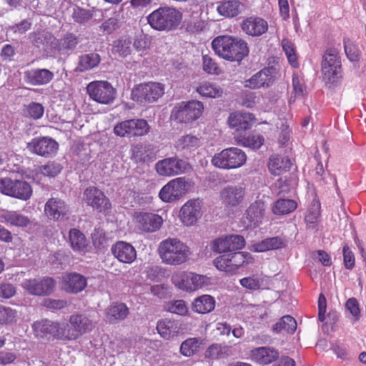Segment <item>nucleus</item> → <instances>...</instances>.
Listing matches in <instances>:
<instances>
[{
    "label": "nucleus",
    "mask_w": 366,
    "mask_h": 366,
    "mask_svg": "<svg viewBox=\"0 0 366 366\" xmlns=\"http://www.w3.org/2000/svg\"><path fill=\"white\" fill-rule=\"evenodd\" d=\"M212 46L218 56L231 61H241L249 51L245 41L230 36L216 37Z\"/></svg>",
    "instance_id": "1"
},
{
    "label": "nucleus",
    "mask_w": 366,
    "mask_h": 366,
    "mask_svg": "<svg viewBox=\"0 0 366 366\" xmlns=\"http://www.w3.org/2000/svg\"><path fill=\"white\" fill-rule=\"evenodd\" d=\"M158 252L162 262L172 266L185 263L191 254L189 247L177 238L162 241Z\"/></svg>",
    "instance_id": "2"
},
{
    "label": "nucleus",
    "mask_w": 366,
    "mask_h": 366,
    "mask_svg": "<svg viewBox=\"0 0 366 366\" xmlns=\"http://www.w3.org/2000/svg\"><path fill=\"white\" fill-rule=\"evenodd\" d=\"M182 19V13L170 7H160L147 16L149 25L158 31H169L177 28Z\"/></svg>",
    "instance_id": "3"
},
{
    "label": "nucleus",
    "mask_w": 366,
    "mask_h": 366,
    "mask_svg": "<svg viewBox=\"0 0 366 366\" xmlns=\"http://www.w3.org/2000/svg\"><path fill=\"white\" fill-rule=\"evenodd\" d=\"M95 327L94 322L85 313H74L69 316V322H65L66 342L75 341Z\"/></svg>",
    "instance_id": "4"
},
{
    "label": "nucleus",
    "mask_w": 366,
    "mask_h": 366,
    "mask_svg": "<svg viewBox=\"0 0 366 366\" xmlns=\"http://www.w3.org/2000/svg\"><path fill=\"white\" fill-rule=\"evenodd\" d=\"M247 154L238 147H228L215 154L212 159V164L219 169H234L245 164Z\"/></svg>",
    "instance_id": "5"
},
{
    "label": "nucleus",
    "mask_w": 366,
    "mask_h": 366,
    "mask_svg": "<svg viewBox=\"0 0 366 366\" xmlns=\"http://www.w3.org/2000/svg\"><path fill=\"white\" fill-rule=\"evenodd\" d=\"M253 262L252 256L245 252H237L220 255L214 259L217 269L233 274L241 267Z\"/></svg>",
    "instance_id": "6"
},
{
    "label": "nucleus",
    "mask_w": 366,
    "mask_h": 366,
    "mask_svg": "<svg viewBox=\"0 0 366 366\" xmlns=\"http://www.w3.org/2000/svg\"><path fill=\"white\" fill-rule=\"evenodd\" d=\"M34 335L39 338L66 342L65 322L48 319L35 322L32 325Z\"/></svg>",
    "instance_id": "7"
},
{
    "label": "nucleus",
    "mask_w": 366,
    "mask_h": 366,
    "mask_svg": "<svg viewBox=\"0 0 366 366\" xmlns=\"http://www.w3.org/2000/svg\"><path fill=\"white\" fill-rule=\"evenodd\" d=\"M189 183L185 177H177L168 182L159 192L162 201L171 203L180 199L188 191Z\"/></svg>",
    "instance_id": "8"
},
{
    "label": "nucleus",
    "mask_w": 366,
    "mask_h": 366,
    "mask_svg": "<svg viewBox=\"0 0 366 366\" xmlns=\"http://www.w3.org/2000/svg\"><path fill=\"white\" fill-rule=\"evenodd\" d=\"M164 93V86L160 83L149 82L142 84L133 89L132 99L141 104L152 103L159 99Z\"/></svg>",
    "instance_id": "9"
},
{
    "label": "nucleus",
    "mask_w": 366,
    "mask_h": 366,
    "mask_svg": "<svg viewBox=\"0 0 366 366\" xmlns=\"http://www.w3.org/2000/svg\"><path fill=\"white\" fill-rule=\"evenodd\" d=\"M0 192L21 200H27L32 194V189L25 181L4 178L0 179Z\"/></svg>",
    "instance_id": "10"
},
{
    "label": "nucleus",
    "mask_w": 366,
    "mask_h": 366,
    "mask_svg": "<svg viewBox=\"0 0 366 366\" xmlns=\"http://www.w3.org/2000/svg\"><path fill=\"white\" fill-rule=\"evenodd\" d=\"M192 169L185 160L177 157H169L158 161L155 164V170L159 176L172 177L187 172Z\"/></svg>",
    "instance_id": "11"
},
{
    "label": "nucleus",
    "mask_w": 366,
    "mask_h": 366,
    "mask_svg": "<svg viewBox=\"0 0 366 366\" xmlns=\"http://www.w3.org/2000/svg\"><path fill=\"white\" fill-rule=\"evenodd\" d=\"M203 110V104L199 101L182 102L174 107L172 117L179 122L189 123L198 119Z\"/></svg>",
    "instance_id": "12"
},
{
    "label": "nucleus",
    "mask_w": 366,
    "mask_h": 366,
    "mask_svg": "<svg viewBox=\"0 0 366 366\" xmlns=\"http://www.w3.org/2000/svg\"><path fill=\"white\" fill-rule=\"evenodd\" d=\"M86 89L90 98L98 103L109 104L115 99V89L107 81H92L88 84Z\"/></svg>",
    "instance_id": "13"
},
{
    "label": "nucleus",
    "mask_w": 366,
    "mask_h": 366,
    "mask_svg": "<svg viewBox=\"0 0 366 366\" xmlns=\"http://www.w3.org/2000/svg\"><path fill=\"white\" fill-rule=\"evenodd\" d=\"M21 286L29 295L41 296L51 294L55 288V283L50 277L29 278L24 280Z\"/></svg>",
    "instance_id": "14"
},
{
    "label": "nucleus",
    "mask_w": 366,
    "mask_h": 366,
    "mask_svg": "<svg viewBox=\"0 0 366 366\" xmlns=\"http://www.w3.org/2000/svg\"><path fill=\"white\" fill-rule=\"evenodd\" d=\"M202 216V205L199 199H190L180 208L179 218L186 227L194 225Z\"/></svg>",
    "instance_id": "15"
},
{
    "label": "nucleus",
    "mask_w": 366,
    "mask_h": 366,
    "mask_svg": "<svg viewBox=\"0 0 366 366\" xmlns=\"http://www.w3.org/2000/svg\"><path fill=\"white\" fill-rule=\"evenodd\" d=\"M276 75L277 70L274 67H266L245 80L244 86L251 89L268 88L274 84Z\"/></svg>",
    "instance_id": "16"
},
{
    "label": "nucleus",
    "mask_w": 366,
    "mask_h": 366,
    "mask_svg": "<svg viewBox=\"0 0 366 366\" xmlns=\"http://www.w3.org/2000/svg\"><path fill=\"white\" fill-rule=\"evenodd\" d=\"M27 149L39 156L50 157L57 152L59 144L51 137H36L27 144Z\"/></svg>",
    "instance_id": "17"
},
{
    "label": "nucleus",
    "mask_w": 366,
    "mask_h": 366,
    "mask_svg": "<svg viewBox=\"0 0 366 366\" xmlns=\"http://www.w3.org/2000/svg\"><path fill=\"white\" fill-rule=\"evenodd\" d=\"M245 197V188L241 184L227 185L219 192L222 203L227 208L236 207L240 205Z\"/></svg>",
    "instance_id": "18"
},
{
    "label": "nucleus",
    "mask_w": 366,
    "mask_h": 366,
    "mask_svg": "<svg viewBox=\"0 0 366 366\" xmlns=\"http://www.w3.org/2000/svg\"><path fill=\"white\" fill-rule=\"evenodd\" d=\"M82 199L99 212H105L111 207L110 202L104 192L94 187H88L84 190Z\"/></svg>",
    "instance_id": "19"
},
{
    "label": "nucleus",
    "mask_w": 366,
    "mask_h": 366,
    "mask_svg": "<svg viewBox=\"0 0 366 366\" xmlns=\"http://www.w3.org/2000/svg\"><path fill=\"white\" fill-rule=\"evenodd\" d=\"M134 218L138 227L141 230L147 232L158 230L163 223V219L161 216L149 212H135Z\"/></svg>",
    "instance_id": "20"
},
{
    "label": "nucleus",
    "mask_w": 366,
    "mask_h": 366,
    "mask_svg": "<svg viewBox=\"0 0 366 366\" xmlns=\"http://www.w3.org/2000/svg\"><path fill=\"white\" fill-rule=\"evenodd\" d=\"M244 246V239L240 235H229L214 239L212 243V251L217 253L237 250Z\"/></svg>",
    "instance_id": "21"
},
{
    "label": "nucleus",
    "mask_w": 366,
    "mask_h": 366,
    "mask_svg": "<svg viewBox=\"0 0 366 366\" xmlns=\"http://www.w3.org/2000/svg\"><path fill=\"white\" fill-rule=\"evenodd\" d=\"M265 208V203L261 199L257 200L250 204L242 220L244 227H255L261 223L264 215Z\"/></svg>",
    "instance_id": "22"
},
{
    "label": "nucleus",
    "mask_w": 366,
    "mask_h": 366,
    "mask_svg": "<svg viewBox=\"0 0 366 366\" xmlns=\"http://www.w3.org/2000/svg\"><path fill=\"white\" fill-rule=\"evenodd\" d=\"M86 285V277L79 273L66 274L62 277V289L68 293L80 292L85 289Z\"/></svg>",
    "instance_id": "23"
},
{
    "label": "nucleus",
    "mask_w": 366,
    "mask_h": 366,
    "mask_svg": "<svg viewBox=\"0 0 366 366\" xmlns=\"http://www.w3.org/2000/svg\"><path fill=\"white\" fill-rule=\"evenodd\" d=\"M113 255L121 262L131 264L137 258L135 248L129 243L119 241L112 247Z\"/></svg>",
    "instance_id": "24"
},
{
    "label": "nucleus",
    "mask_w": 366,
    "mask_h": 366,
    "mask_svg": "<svg viewBox=\"0 0 366 366\" xmlns=\"http://www.w3.org/2000/svg\"><path fill=\"white\" fill-rule=\"evenodd\" d=\"M241 28L247 35L259 36L267 31L268 24L262 18L251 16L242 21Z\"/></svg>",
    "instance_id": "25"
},
{
    "label": "nucleus",
    "mask_w": 366,
    "mask_h": 366,
    "mask_svg": "<svg viewBox=\"0 0 366 366\" xmlns=\"http://www.w3.org/2000/svg\"><path fill=\"white\" fill-rule=\"evenodd\" d=\"M54 76V73L47 69H31L24 72L26 82L33 86L48 84Z\"/></svg>",
    "instance_id": "26"
},
{
    "label": "nucleus",
    "mask_w": 366,
    "mask_h": 366,
    "mask_svg": "<svg viewBox=\"0 0 366 366\" xmlns=\"http://www.w3.org/2000/svg\"><path fill=\"white\" fill-rule=\"evenodd\" d=\"M279 352L269 347H259L250 351L249 357L253 361L260 365H269L279 357Z\"/></svg>",
    "instance_id": "27"
},
{
    "label": "nucleus",
    "mask_w": 366,
    "mask_h": 366,
    "mask_svg": "<svg viewBox=\"0 0 366 366\" xmlns=\"http://www.w3.org/2000/svg\"><path fill=\"white\" fill-rule=\"evenodd\" d=\"M69 212L66 203L59 198H51L45 204V214L51 219L58 220Z\"/></svg>",
    "instance_id": "28"
},
{
    "label": "nucleus",
    "mask_w": 366,
    "mask_h": 366,
    "mask_svg": "<svg viewBox=\"0 0 366 366\" xmlns=\"http://www.w3.org/2000/svg\"><path fill=\"white\" fill-rule=\"evenodd\" d=\"M254 119V115L251 113L236 112L229 115L228 123L229 127L236 131H242L250 129Z\"/></svg>",
    "instance_id": "29"
},
{
    "label": "nucleus",
    "mask_w": 366,
    "mask_h": 366,
    "mask_svg": "<svg viewBox=\"0 0 366 366\" xmlns=\"http://www.w3.org/2000/svg\"><path fill=\"white\" fill-rule=\"evenodd\" d=\"M156 328L162 338L171 340L178 335L180 327L177 321L164 319L157 322Z\"/></svg>",
    "instance_id": "30"
},
{
    "label": "nucleus",
    "mask_w": 366,
    "mask_h": 366,
    "mask_svg": "<svg viewBox=\"0 0 366 366\" xmlns=\"http://www.w3.org/2000/svg\"><path fill=\"white\" fill-rule=\"evenodd\" d=\"M323 81L329 87H334L341 80L342 68L341 65H322Z\"/></svg>",
    "instance_id": "31"
},
{
    "label": "nucleus",
    "mask_w": 366,
    "mask_h": 366,
    "mask_svg": "<svg viewBox=\"0 0 366 366\" xmlns=\"http://www.w3.org/2000/svg\"><path fill=\"white\" fill-rule=\"evenodd\" d=\"M0 221L11 226L24 227L30 223L28 217L18 211H6L0 214Z\"/></svg>",
    "instance_id": "32"
},
{
    "label": "nucleus",
    "mask_w": 366,
    "mask_h": 366,
    "mask_svg": "<svg viewBox=\"0 0 366 366\" xmlns=\"http://www.w3.org/2000/svg\"><path fill=\"white\" fill-rule=\"evenodd\" d=\"M69 239L74 251L85 254L88 251L89 243L85 235L77 229L69 231Z\"/></svg>",
    "instance_id": "33"
},
{
    "label": "nucleus",
    "mask_w": 366,
    "mask_h": 366,
    "mask_svg": "<svg viewBox=\"0 0 366 366\" xmlns=\"http://www.w3.org/2000/svg\"><path fill=\"white\" fill-rule=\"evenodd\" d=\"M215 307V300L209 295H203L195 298L192 305V309L199 314H207L212 312Z\"/></svg>",
    "instance_id": "34"
},
{
    "label": "nucleus",
    "mask_w": 366,
    "mask_h": 366,
    "mask_svg": "<svg viewBox=\"0 0 366 366\" xmlns=\"http://www.w3.org/2000/svg\"><path fill=\"white\" fill-rule=\"evenodd\" d=\"M291 164V161L288 157L272 156L268 162V169L272 174L280 175L287 172Z\"/></svg>",
    "instance_id": "35"
},
{
    "label": "nucleus",
    "mask_w": 366,
    "mask_h": 366,
    "mask_svg": "<svg viewBox=\"0 0 366 366\" xmlns=\"http://www.w3.org/2000/svg\"><path fill=\"white\" fill-rule=\"evenodd\" d=\"M242 4L238 0L222 1L219 3L217 12L225 17L237 16L242 10Z\"/></svg>",
    "instance_id": "36"
},
{
    "label": "nucleus",
    "mask_w": 366,
    "mask_h": 366,
    "mask_svg": "<svg viewBox=\"0 0 366 366\" xmlns=\"http://www.w3.org/2000/svg\"><path fill=\"white\" fill-rule=\"evenodd\" d=\"M132 159L137 164H144L153 160L152 149L147 145L137 144L132 148Z\"/></svg>",
    "instance_id": "37"
},
{
    "label": "nucleus",
    "mask_w": 366,
    "mask_h": 366,
    "mask_svg": "<svg viewBox=\"0 0 366 366\" xmlns=\"http://www.w3.org/2000/svg\"><path fill=\"white\" fill-rule=\"evenodd\" d=\"M128 314L129 309L126 305L123 303L114 304L107 309V319L110 323L114 324L125 319Z\"/></svg>",
    "instance_id": "38"
},
{
    "label": "nucleus",
    "mask_w": 366,
    "mask_h": 366,
    "mask_svg": "<svg viewBox=\"0 0 366 366\" xmlns=\"http://www.w3.org/2000/svg\"><path fill=\"white\" fill-rule=\"evenodd\" d=\"M196 91L203 97L219 98L223 94L221 86L209 81H203L197 87Z\"/></svg>",
    "instance_id": "39"
},
{
    "label": "nucleus",
    "mask_w": 366,
    "mask_h": 366,
    "mask_svg": "<svg viewBox=\"0 0 366 366\" xmlns=\"http://www.w3.org/2000/svg\"><path fill=\"white\" fill-rule=\"evenodd\" d=\"M192 272L179 271L174 272L172 276V282L176 287L184 291H192Z\"/></svg>",
    "instance_id": "40"
},
{
    "label": "nucleus",
    "mask_w": 366,
    "mask_h": 366,
    "mask_svg": "<svg viewBox=\"0 0 366 366\" xmlns=\"http://www.w3.org/2000/svg\"><path fill=\"white\" fill-rule=\"evenodd\" d=\"M203 344L204 340L200 337L188 338L182 342L179 352L184 357H192Z\"/></svg>",
    "instance_id": "41"
},
{
    "label": "nucleus",
    "mask_w": 366,
    "mask_h": 366,
    "mask_svg": "<svg viewBox=\"0 0 366 366\" xmlns=\"http://www.w3.org/2000/svg\"><path fill=\"white\" fill-rule=\"evenodd\" d=\"M320 202L314 199L310 204L305 221L310 229H315L320 216Z\"/></svg>",
    "instance_id": "42"
},
{
    "label": "nucleus",
    "mask_w": 366,
    "mask_h": 366,
    "mask_svg": "<svg viewBox=\"0 0 366 366\" xmlns=\"http://www.w3.org/2000/svg\"><path fill=\"white\" fill-rule=\"evenodd\" d=\"M199 146V139L191 134H186L179 137L175 141L174 147L179 151L194 150Z\"/></svg>",
    "instance_id": "43"
},
{
    "label": "nucleus",
    "mask_w": 366,
    "mask_h": 366,
    "mask_svg": "<svg viewBox=\"0 0 366 366\" xmlns=\"http://www.w3.org/2000/svg\"><path fill=\"white\" fill-rule=\"evenodd\" d=\"M297 329L296 320L290 315L282 317L273 327L277 333H293Z\"/></svg>",
    "instance_id": "44"
},
{
    "label": "nucleus",
    "mask_w": 366,
    "mask_h": 366,
    "mask_svg": "<svg viewBox=\"0 0 366 366\" xmlns=\"http://www.w3.org/2000/svg\"><path fill=\"white\" fill-rule=\"evenodd\" d=\"M297 207L295 200L288 199H280L276 201L272 207V212L274 214H286L293 212Z\"/></svg>",
    "instance_id": "45"
},
{
    "label": "nucleus",
    "mask_w": 366,
    "mask_h": 366,
    "mask_svg": "<svg viewBox=\"0 0 366 366\" xmlns=\"http://www.w3.org/2000/svg\"><path fill=\"white\" fill-rule=\"evenodd\" d=\"M229 347L221 344H212L205 351V357L212 360L224 358L229 355Z\"/></svg>",
    "instance_id": "46"
},
{
    "label": "nucleus",
    "mask_w": 366,
    "mask_h": 366,
    "mask_svg": "<svg viewBox=\"0 0 366 366\" xmlns=\"http://www.w3.org/2000/svg\"><path fill=\"white\" fill-rule=\"evenodd\" d=\"M282 244V240L279 237L267 238L252 245L251 250L255 252H262L269 249H278Z\"/></svg>",
    "instance_id": "47"
},
{
    "label": "nucleus",
    "mask_w": 366,
    "mask_h": 366,
    "mask_svg": "<svg viewBox=\"0 0 366 366\" xmlns=\"http://www.w3.org/2000/svg\"><path fill=\"white\" fill-rule=\"evenodd\" d=\"M132 39L122 37L114 42L113 51L120 56L125 57L132 51Z\"/></svg>",
    "instance_id": "48"
},
{
    "label": "nucleus",
    "mask_w": 366,
    "mask_h": 366,
    "mask_svg": "<svg viewBox=\"0 0 366 366\" xmlns=\"http://www.w3.org/2000/svg\"><path fill=\"white\" fill-rule=\"evenodd\" d=\"M100 57L97 54L82 55L79 59V69L81 71L89 70L99 64Z\"/></svg>",
    "instance_id": "49"
},
{
    "label": "nucleus",
    "mask_w": 366,
    "mask_h": 366,
    "mask_svg": "<svg viewBox=\"0 0 366 366\" xmlns=\"http://www.w3.org/2000/svg\"><path fill=\"white\" fill-rule=\"evenodd\" d=\"M132 137H142L149 133L150 127L143 119H130Z\"/></svg>",
    "instance_id": "50"
},
{
    "label": "nucleus",
    "mask_w": 366,
    "mask_h": 366,
    "mask_svg": "<svg viewBox=\"0 0 366 366\" xmlns=\"http://www.w3.org/2000/svg\"><path fill=\"white\" fill-rule=\"evenodd\" d=\"M297 186V179L295 176H291L289 178H280L275 183V187L278 189L279 194H285L290 192Z\"/></svg>",
    "instance_id": "51"
},
{
    "label": "nucleus",
    "mask_w": 366,
    "mask_h": 366,
    "mask_svg": "<svg viewBox=\"0 0 366 366\" xmlns=\"http://www.w3.org/2000/svg\"><path fill=\"white\" fill-rule=\"evenodd\" d=\"M240 285L250 290H257L262 287L264 277L262 275L254 274L249 277H244L239 280Z\"/></svg>",
    "instance_id": "52"
},
{
    "label": "nucleus",
    "mask_w": 366,
    "mask_h": 366,
    "mask_svg": "<svg viewBox=\"0 0 366 366\" xmlns=\"http://www.w3.org/2000/svg\"><path fill=\"white\" fill-rule=\"evenodd\" d=\"M282 46L290 64L293 67H297L298 62L293 43L288 39H283L282 41Z\"/></svg>",
    "instance_id": "53"
},
{
    "label": "nucleus",
    "mask_w": 366,
    "mask_h": 366,
    "mask_svg": "<svg viewBox=\"0 0 366 366\" xmlns=\"http://www.w3.org/2000/svg\"><path fill=\"white\" fill-rule=\"evenodd\" d=\"M165 310L169 312L179 315H185L188 312V307L186 302L182 300H173L167 302L165 305Z\"/></svg>",
    "instance_id": "54"
},
{
    "label": "nucleus",
    "mask_w": 366,
    "mask_h": 366,
    "mask_svg": "<svg viewBox=\"0 0 366 366\" xmlns=\"http://www.w3.org/2000/svg\"><path fill=\"white\" fill-rule=\"evenodd\" d=\"M78 43L77 38L72 34H66L64 38L59 40L58 48L60 51L66 52L73 50Z\"/></svg>",
    "instance_id": "55"
},
{
    "label": "nucleus",
    "mask_w": 366,
    "mask_h": 366,
    "mask_svg": "<svg viewBox=\"0 0 366 366\" xmlns=\"http://www.w3.org/2000/svg\"><path fill=\"white\" fill-rule=\"evenodd\" d=\"M130 119L122 121L114 127V133L120 137H132Z\"/></svg>",
    "instance_id": "56"
},
{
    "label": "nucleus",
    "mask_w": 366,
    "mask_h": 366,
    "mask_svg": "<svg viewBox=\"0 0 366 366\" xmlns=\"http://www.w3.org/2000/svg\"><path fill=\"white\" fill-rule=\"evenodd\" d=\"M62 167L60 164L55 162H49L45 165L40 167V172L42 174L49 177H54L60 173Z\"/></svg>",
    "instance_id": "57"
},
{
    "label": "nucleus",
    "mask_w": 366,
    "mask_h": 366,
    "mask_svg": "<svg viewBox=\"0 0 366 366\" xmlns=\"http://www.w3.org/2000/svg\"><path fill=\"white\" fill-rule=\"evenodd\" d=\"M192 291L204 288L210 284V279L204 275L192 272Z\"/></svg>",
    "instance_id": "58"
},
{
    "label": "nucleus",
    "mask_w": 366,
    "mask_h": 366,
    "mask_svg": "<svg viewBox=\"0 0 366 366\" xmlns=\"http://www.w3.org/2000/svg\"><path fill=\"white\" fill-rule=\"evenodd\" d=\"M341 65L338 51L335 49H329L323 56L322 65Z\"/></svg>",
    "instance_id": "59"
},
{
    "label": "nucleus",
    "mask_w": 366,
    "mask_h": 366,
    "mask_svg": "<svg viewBox=\"0 0 366 366\" xmlns=\"http://www.w3.org/2000/svg\"><path fill=\"white\" fill-rule=\"evenodd\" d=\"M264 138L259 134H251L242 140V144L244 147H248L254 149L261 147L264 144Z\"/></svg>",
    "instance_id": "60"
},
{
    "label": "nucleus",
    "mask_w": 366,
    "mask_h": 366,
    "mask_svg": "<svg viewBox=\"0 0 366 366\" xmlns=\"http://www.w3.org/2000/svg\"><path fill=\"white\" fill-rule=\"evenodd\" d=\"M16 317V312L10 307L0 305V324H6L13 322Z\"/></svg>",
    "instance_id": "61"
},
{
    "label": "nucleus",
    "mask_w": 366,
    "mask_h": 366,
    "mask_svg": "<svg viewBox=\"0 0 366 366\" xmlns=\"http://www.w3.org/2000/svg\"><path fill=\"white\" fill-rule=\"evenodd\" d=\"M203 69L207 74H217L219 73L217 63L208 55L202 56Z\"/></svg>",
    "instance_id": "62"
},
{
    "label": "nucleus",
    "mask_w": 366,
    "mask_h": 366,
    "mask_svg": "<svg viewBox=\"0 0 366 366\" xmlns=\"http://www.w3.org/2000/svg\"><path fill=\"white\" fill-rule=\"evenodd\" d=\"M72 17L76 22L82 24L89 20L92 14L89 11L77 7L74 9Z\"/></svg>",
    "instance_id": "63"
},
{
    "label": "nucleus",
    "mask_w": 366,
    "mask_h": 366,
    "mask_svg": "<svg viewBox=\"0 0 366 366\" xmlns=\"http://www.w3.org/2000/svg\"><path fill=\"white\" fill-rule=\"evenodd\" d=\"M44 107L39 103H31L27 107V114L34 119L41 118L44 114Z\"/></svg>",
    "instance_id": "64"
}]
</instances>
